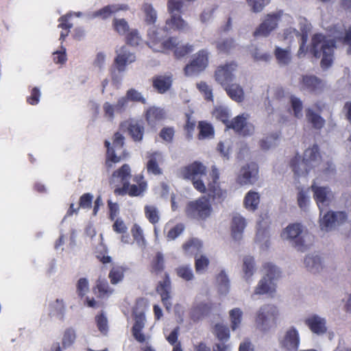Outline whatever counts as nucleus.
I'll list each match as a JSON object with an SVG mask.
<instances>
[{"label":"nucleus","mask_w":351,"mask_h":351,"mask_svg":"<svg viewBox=\"0 0 351 351\" xmlns=\"http://www.w3.org/2000/svg\"><path fill=\"white\" fill-rule=\"evenodd\" d=\"M300 46L298 51V57L303 58L309 51L315 58H322V67L328 68L333 61L334 50L336 47L335 40H343V43L348 46V53L351 54V27L346 30L342 24H337L330 27V32L328 37L317 33L312 36L311 43L306 45L308 34L311 30V25L304 19L300 21Z\"/></svg>","instance_id":"f257e3e1"},{"label":"nucleus","mask_w":351,"mask_h":351,"mask_svg":"<svg viewBox=\"0 0 351 351\" xmlns=\"http://www.w3.org/2000/svg\"><path fill=\"white\" fill-rule=\"evenodd\" d=\"M279 314L278 308L274 304H267L261 306L255 315L256 328L264 332L276 328Z\"/></svg>","instance_id":"f03ea898"},{"label":"nucleus","mask_w":351,"mask_h":351,"mask_svg":"<svg viewBox=\"0 0 351 351\" xmlns=\"http://www.w3.org/2000/svg\"><path fill=\"white\" fill-rule=\"evenodd\" d=\"M167 12L170 17L166 20L163 32L180 31L187 32L190 27L180 14L182 12L181 0H168Z\"/></svg>","instance_id":"7ed1b4c3"},{"label":"nucleus","mask_w":351,"mask_h":351,"mask_svg":"<svg viewBox=\"0 0 351 351\" xmlns=\"http://www.w3.org/2000/svg\"><path fill=\"white\" fill-rule=\"evenodd\" d=\"M283 239L293 241L298 250L304 251L312 242L313 236L300 223L289 225L282 232Z\"/></svg>","instance_id":"20e7f679"},{"label":"nucleus","mask_w":351,"mask_h":351,"mask_svg":"<svg viewBox=\"0 0 351 351\" xmlns=\"http://www.w3.org/2000/svg\"><path fill=\"white\" fill-rule=\"evenodd\" d=\"M162 29L150 27L147 31L148 45L154 51H163L165 49H173L178 46L180 41L177 37H170L163 40L165 36Z\"/></svg>","instance_id":"39448f33"},{"label":"nucleus","mask_w":351,"mask_h":351,"mask_svg":"<svg viewBox=\"0 0 351 351\" xmlns=\"http://www.w3.org/2000/svg\"><path fill=\"white\" fill-rule=\"evenodd\" d=\"M212 213V206L206 197L188 202L185 208V213L188 217L197 220H206Z\"/></svg>","instance_id":"423d86ee"},{"label":"nucleus","mask_w":351,"mask_h":351,"mask_svg":"<svg viewBox=\"0 0 351 351\" xmlns=\"http://www.w3.org/2000/svg\"><path fill=\"white\" fill-rule=\"evenodd\" d=\"M131 177V169L128 164H124L121 168L113 172L109 182L111 186L115 187L114 193L116 195L127 194Z\"/></svg>","instance_id":"0eeeda50"},{"label":"nucleus","mask_w":351,"mask_h":351,"mask_svg":"<svg viewBox=\"0 0 351 351\" xmlns=\"http://www.w3.org/2000/svg\"><path fill=\"white\" fill-rule=\"evenodd\" d=\"M182 176L184 179L191 180L194 188L199 192H206V186L200 178L206 173V167L199 162H194L185 167L182 170Z\"/></svg>","instance_id":"6e6552de"},{"label":"nucleus","mask_w":351,"mask_h":351,"mask_svg":"<svg viewBox=\"0 0 351 351\" xmlns=\"http://www.w3.org/2000/svg\"><path fill=\"white\" fill-rule=\"evenodd\" d=\"M124 136L119 132H116L113 136L112 145L108 141H105V146L107 147V158L106 165L111 167V162H119L124 156V150L123 149L124 145Z\"/></svg>","instance_id":"1a4fd4ad"},{"label":"nucleus","mask_w":351,"mask_h":351,"mask_svg":"<svg viewBox=\"0 0 351 351\" xmlns=\"http://www.w3.org/2000/svg\"><path fill=\"white\" fill-rule=\"evenodd\" d=\"M347 214L343 211H327L320 215L319 227L322 231L328 232L334 230L337 226L344 223L347 219Z\"/></svg>","instance_id":"9d476101"},{"label":"nucleus","mask_w":351,"mask_h":351,"mask_svg":"<svg viewBox=\"0 0 351 351\" xmlns=\"http://www.w3.org/2000/svg\"><path fill=\"white\" fill-rule=\"evenodd\" d=\"M278 343L282 351H298L300 343L298 330L293 326L288 327L278 339Z\"/></svg>","instance_id":"9b49d317"},{"label":"nucleus","mask_w":351,"mask_h":351,"mask_svg":"<svg viewBox=\"0 0 351 351\" xmlns=\"http://www.w3.org/2000/svg\"><path fill=\"white\" fill-rule=\"evenodd\" d=\"M311 190L313 192V197L319 209L321 215L332 202L334 194L328 186H320L315 184H312Z\"/></svg>","instance_id":"f8f14e48"},{"label":"nucleus","mask_w":351,"mask_h":351,"mask_svg":"<svg viewBox=\"0 0 351 351\" xmlns=\"http://www.w3.org/2000/svg\"><path fill=\"white\" fill-rule=\"evenodd\" d=\"M283 15V12L281 10L267 14L255 30L254 35L255 36H268L271 32L277 28L278 21Z\"/></svg>","instance_id":"ddd939ff"},{"label":"nucleus","mask_w":351,"mask_h":351,"mask_svg":"<svg viewBox=\"0 0 351 351\" xmlns=\"http://www.w3.org/2000/svg\"><path fill=\"white\" fill-rule=\"evenodd\" d=\"M248 119V114L243 113L239 114L230 121L227 125V128L233 129L236 132L242 136H251L254 134V127L247 121Z\"/></svg>","instance_id":"4468645a"},{"label":"nucleus","mask_w":351,"mask_h":351,"mask_svg":"<svg viewBox=\"0 0 351 351\" xmlns=\"http://www.w3.org/2000/svg\"><path fill=\"white\" fill-rule=\"evenodd\" d=\"M208 52L201 50L195 55L191 62L186 64L184 72L187 76H193L204 71L208 65Z\"/></svg>","instance_id":"2eb2a0df"},{"label":"nucleus","mask_w":351,"mask_h":351,"mask_svg":"<svg viewBox=\"0 0 351 351\" xmlns=\"http://www.w3.org/2000/svg\"><path fill=\"white\" fill-rule=\"evenodd\" d=\"M300 90L315 95L320 94L325 88L323 80L313 75H305L301 77L300 82Z\"/></svg>","instance_id":"dca6fc26"},{"label":"nucleus","mask_w":351,"mask_h":351,"mask_svg":"<svg viewBox=\"0 0 351 351\" xmlns=\"http://www.w3.org/2000/svg\"><path fill=\"white\" fill-rule=\"evenodd\" d=\"M258 169L256 163L251 162L244 165L240 169L237 181L241 185H250L258 180Z\"/></svg>","instance_id":"f3484780"},{"label":"nucleus","mask_w":351,"mask_h":351,"mask_svg":"<svg viewBox=\"0 0 351 351\" xmlns=\"http://www.w3.org/2000/svg\"><path fill=\"white\" fill-rule=\"evenodd\" d=\"M237 64L234 62L219 66L215 71V79L222 86H226L234 80V72Z\"/></svg>","instance_id":"a211bd4d"},{"label":"nucleus","mask_w":351,"mask_h":351,"mask_svg":"<svg viewBox=\"0 0 351 351\" xmlns=\"http://www.w3.org/2000/svg\"><path fill=\"white\" fill-rule=\"evenodd\" d=\"M304 324L313 333L317 335H323L327 332L326 319L319 315H311L305 319Z\"/></svg>","instance_id":"6ab92c4d"},{"label":"nucleus","mask_w":351,"mask_h":351,"mask_svg":"<svg viewBox=\"0 0 351 351\" xmlns=\"http://www.w3.org/2000/svg\"><path fill=\"white\" fill-rule=\"evenodd\" d=\"M156 290L160 295L162 302L166 309L169 311L171 308L172 304L170 302L171 285L169 274H165V278L163 280L159 282Z\"/></svg>","instance_id":"aec40b11"},{"label":"nucleus","mask_w":351,"mask_h":351,"mask_svg":"<svg viewBox=\"0 0 351 351\" xmlns=\"http://www.w3.org/2000/svg\"><path fill=\"white\" fill-rule=\"evenodd\" d=\"M117 56L115 58V62L117 64V69L119 71H124L125 66L134 62L136 60V56L133 52L129 51L128 47L123 46L117 51Z\"/></svg>","instance_id":"412c9836"},{"label":"nucleus","mask_w":351,"mask_h":351,"mask_svg":"<svg viewBox=\"0 0 351 351\" xmlns=\"http://www.w3.org/2000/svg\"><path fill=\"white\" fill-rule=\"evenodd\" d=\"M148 161L147 162V171L149 173L154 176L161 175L162 170L160 167V165L164 162L162 154L159 152H155L149 154L147 156Z\"/></svg>","instance_id":"4be33fe9"},{"label":"nucleus","mask_w":351,"mask_h":351,"mask_svg":"<svg viewBox=\"0 0 351 351\" xmlns=\"http://www.w3.org/2000/svg\"><path fill=\"white\" fill-rule=\"evenodd\" d=\"M128 5L126 4L108 5L101 9L93 12L91 18L101 17L102 19H106L111 15L116 14L119 11H126L128 10Z\"/></svg>","instance_id":"5701e85b"},{"label":"nucleus","mask_w":351,"mask_h":351,"mask_svg":"<svg viewBox=\"0 0 351 351\" xmlns=\"http://www.w3.org/2000/svg\"><path fill=\"white\" fill-rule=\"evenodd\" d=\"M256 271V263L253 256H245L243 258L242 272L243 278L247 283L253 281V276Z\"/></svg>","instance_id":"b1692460"},{"label":"nucleus","mask_w":351,"mask_h":351,"mask_svg":"<svg viewBox=\"0 0 351 351\" xmlns=\"http://www.w3.org/2000/svg\"><path fill=\"white\" fill-rule=\"evenodd\" d=\"M206 191L208 196L217 203L223 202L227 197V191L221 189L219 183H208Z\"/></svg>","instance_id":"393cba45"},{"label":"nucleus","mask_w":351,"mask_h":351,"mask_svg":"<svg viewBox=\"0 0 351 351\" xmlns=\"http://www.w3.org/2000/svg\"><path fill=\"white\" fill-rule=\"evenodd\" d=\"M247 222L245 219L240 214H236L232 217V234L234 239L240 240L242 237V233L245 228Z\"/></svg>","instance_id":"a878e982"},{"label":"nucleus","mask_w":351,"mask_h":351,"mask_svg":"<svg viewBox=\"0 0 351 351\" xmlns=\"http://www.w3.org/2000/svg\"><path fill=\"white\" fill-rule=\"evenodd\" d=\"M306 268L312 273H319L324 267L322 258L317 254H308L304 261Z\"/></svg>","instance_id":"bb28decb"},{"label":"nucleus","mask_w":351,"mask_h":351,"mask_svg":"<svg viewBox=\"0 0 351 351\" xmlns=\"http://www.w3.org/2000/svg\"><path fill=\"white\" fill-rule=\"evenodd\" d=\"M291 167L294 174L298 176H306L308 171L313 168L304 159H301L300 156H296L291 160Z\"/></svg>","instance_id":"cd10ccee"},{"label":"nucleus","mask_w":351,"mask_h":351,"mask_svg":"<svg viewBox=\"0 0 351 351\" xmlns=\"http://www.w3.org/2000/svg\"><path fill=\"white\" fill-rule=\"evenodd\" d=\"M211 305L209 303H199L193 306L190 311V317L194 322H197L209 314Z\"/></svg>","instance_id":"c85d7f7f"},{"label":"nucleus","mask_w":351,"mask_h":351,"mask_svg":"<svg viewBox=\"0 0 351 351\" xmlns=\"http://www.w3.org/2000/svg\"><path fill=\"white\" fill-rule=\"evenodd\" d=\"M172 84L171 76L158 75L153 79V86L159 93H165L171 87Z\"/></svg>","instance_id":"c756f323"},{"label":"nucleus","mask_w":351,"mask_h":351,"mask_svg":"<svg viewBox=\"0 0 351 351\" xmlns=\"http://www.w3.org/2000/svg\"><path fill=\"white\" fill-rule=\"evenodd\" d=\"M303 159L313 167H317L319 164L321 156L319 152V148L317 145H313L312 147L308 148L304 151Z\"/></svg>","instance_id":"7c9ffc66"},{"label":"nucleus","mask_w":351,"mask_h":351,"mask_svg":"<svg viewBox=\"0 0 351 351\" xmlns=\"http://www.w3.org/2000/svg\"><path fill=\"white\" fill-rule=\"evenodd\" d=\"M262 271L263 278L274 282L280 277L281 271L280 269L272 263H265L263 265Z\"/></svg>","instance_id":"2f4dec72"},{"label":"nucleus","mask_w":351,"mask_h":351,"mask_svg":"<svg viewBox=\"0 0 351 351\" xmlns=\"http://www.w3.org/2000/svg\"><path fill=\"white\" fill-rule=\"evenodd\" d=\"M274 291L275 283L263 277L255 287L254 293L252 295V298L254 299V295H263L273 293Z\"/></svg>","instance_id":"473e14b6"},{"label":"nucleus","mask_w":351,"mask_h":351,"mask_svg":"<svg viewBox=\"0 0 351 351\" xmlns=\"http://www.w3.org/2000/svg\"><path fill=\"white\" fill-rule=\"evenodd\" d=\"M260 203V195L258 193L250 191L245 195L243 200L244 207L249 211H255Z\"/></svg>","instance_id":"72a5a7b5"},{"label":"nucleus","mask_w":351,"mask_h":351,"mask_svg":"<svg viewBox=\"0 0 351 351\" xmlns=\"http://www.w3.org/2000/svg\"><path fill=\"white\" fill-rule=\"evenodd\" d=\"M225 90L228 96L237 102H241L244 99V91L243 88L237 84H228Z\"/></svg>","instance_id":"f704fd0d"},{"label":"nucleus","mask_w":351,"mask_h":351,"mask_svg":"<svg viewBox=\"0 0 351 351\" xmlns=\"http://www.w3.org/2000/svg\"><path fill=\"white\" fill-rule=\"evenodd\" d=\"M306 118L308 122L311 123L313 128L316 130L322 129L325 125V120L319 114L317 113L311 108L306 109Z\"/></svg>","instance_id":"c9c22d12"},{"label":"nucleus","mask_w":351,"mask_h":351,"mask_svg":"<svg viewBox=\"0 0 351 351\" xmlns=\"http://www.w3.org/2000/svg\"><path fill=\"white\" fill-rule=\"evenodd\" d=\"M128 130L130 134L135 141H140L143 139L144 127L142 122L131 121L128 124Z\"/></svg>","instance_id":"e433bc0d"},{"label":"nucleus","mask_w":351,"mask_h":351,"mask_svg":"<svg viewBox=\"0 0 351 351\" xmlns=\"http://www.w3.org/2000/svg\"><path fill=\"white\" fill-rule=\"evenodd\" d=\"M217 284L220 294L226 295L229 293L230 288V280L224 271H221L217 275Z\"/></svg>","instance_id":"4c0bfd02"},{"label":"nucleus","mask_w":351,"mask_h":351,"mask_svg":"<svg viewBox=\"0 0 351 351\" xmlns=\"http://www.w3.org/2000/svg\"><path fill=\"white\" fill-rule=\"evenodd\" d=\"M142 10L145 14V21L148 25H153L156 22L158 16L157 12L153 5L149 3H144Z\"/></svg>","instance_id":"58836bf2"},{"label":"nucleus","mask_w":351,"mask_h":351,"mask_svg":"<svg viewBox=\"0 0 351 351\" xmlns=\"http://www.w3.org/2000/svg\"><path fill=\"white\" fill-rule=\"evenodd\" d=\"M213 115L216 119L225 123L226 126L230 123L228 119L230 117V112L229 109L226 106H219L215 107Z\"/></svg>","instance_id":"ea45409f"},{"label":"nucleus","mask_w":351,"mask_h":351,"mask_svg":"<svg viewBox=\"0 0 351 351\" xmlns=\"http://www.w3.org/2000/svg\"><path fill=\"white\" fill-rule=\"evenodd\" d=\"M202 247V242L197 239H193L183 245V250L188 254H194L195 257Z\"/></svg>","instance_id":"a19ab883"},{"label":"nucleus","mask_w":351,"mask_h":351,"mask_svg":"<svg viewBox=\"0 0 351 351\" xmlns=\"http://www.w3.org/2000/svg\"><path fill=\"white\" fill-rule=\"evenodd\" d=\"M274 53L280 64L287 65L291 62V56L289 47L282 49L276 47Z\"/></svg>","instance_id":"79ce46f5"},{"label":"nucleus","mask_w":351,"mask_h":351,"mask_svg":"<svg viewBox=\"0 0 351 351\" xmlns=\"http://www.w3.org/2000/svg\"><path fill=\"white\" fill-rule=\"evenodd\" d=\"M164 117L163 110L160 108H150L147 111V120L149 125H154L157 121L161 120Z\"/></svg>","instance_id":"37998d69"},{"label":"nucleus","mask_w":351,"mask_h":351,"mask_svg":"<svg viewBox=\"0 0 351 351\" xmlns=\"http://www.w3.org/2000/svg\"><path fill=\"white\" fill-rule=\"evenodd\" d=\"M96 289H97L100 297H109L114 291V290L109 287L107 280L101 277H99L97 281Z\"/></svg>","instance_id":"c03bdc74"},{"label":"nucleus","mask_w":351,"mask_h":351,"mask_svg":"<svg viewBox=\"0 0 351 351\" xmlns=\"http://www.w3.org/2000/svg\"><path fill=\"white\" fill-rule=\"evenodd\" d=\"M278 140V135L276 133H272L260 141V147L263 150H268L272 149L277 145Z\"/></svg>","instance_id":"a18cd8bd"},{"label":"nucleus","mask_w":351,"mask_h":351,"mask_svg":"<svg viewBox=\"0 0 351 351\" xmlns=\"http://www.w3.org/2000/svg\"><path fill=\"white\" fill-rule=\"evenodd\" d=\"M229 315L231 322V328L232 330H235L241 324L243 311L239 308H234L230 311Z\"/></svg>","instance_id":"49530a36"},{"label":"nucleus","mask_w":351,"mask_h":351,"mask_svg":"<svg viewBox=\"0 0 351 351\" xmlns=\"http://www.w3.org/2000/svg\"><path fill=\"white\" fill-rule=\"evenodd\" d=\"M177 275L186 281L194 279V274L191 267L189 265H180L176 269Z\"/></svg>","instance_id":"de8ad7c7"},{"label":"nucleus","mask_w":351,"mask_h":351,"mask_svg":"<svg viewBox=\"0 0 351 351\" xmlns=\"http://www.w3.org/2000/svg\"><path fill=\"white\" fill-rule=\"evenodd\" d=\"M124 276V271L122 267L114 266L108 275L110 282L113 285L120 282Z\"/></svg>","instance_id":"09e8293b"},{"label":"nucleus","mask_w":351,"mask_h":351,"mask_svg":"<svg viewBox=\"0 0 351 351\" xmlns=\"http://www.w3.org/2000/svg\"><path fill=\"white\" fill-rule=\"evenodd\" d=\"M235 46L232 38H221L217 42V48L219 52L228 53Z\"/></svg>","instance_id":"8fccbe9b"},{"label":"nucleus","mask_w":351,"mask_h":351,"mask_svg":"<svg viewBox=\"0 0 351 351\" xmlns=\"http://www.w3.org/2000/svg\"><path fill=\"white\" fill-rule=\"evenodd\" d=\"M256 241L261 245V248L267 250L270 245L267 231L265 229H258L256 235Z\"/></svg>","instance_id":"3c124183"},{"label":"nucleus","mask_w":351,"mask_h":351,"mask_svg":"<svg viewBox=\"0 0 351 351\" xmlns=\"http://www.w3.org/2000/svg\"><path fill=\"white\" fill-rule=\"evenodd\" d=\"M132 236L138 245L141 247H145L146 241L144 239L143 230L138 224H134L131 230Z\"/></svg>","instance_id":"603ef678"},{"label":"nucleus","mask_w":351,"mask_h":351,"mask_svg":"<svg viewBox=\"0 0 351 351\" xmlns=\"http://www.w3.org/2000/svg\"><path fill=\"white\" fill-rule=\"evenodd\" d=\"M214 332L221 341H227L230 337L229 328L223 324H217L215 326Z\"/></svg>","instance_id":"864d4df0"},{"label":"nucleus","mask_w":351,"mask_h":351,"mask_svg":"<svg viewBox=\"0 0 351 351\" xmlns=\"http://www.w3.org/2000/svg\"><path fill=\"white\" fill-rule=\"evenodd\" d=\"M290 103L293 110V113L295 117L300 119L302 117V101L301 99L294 95L290 97Z\"/></svg>","instance_id":"5fc2aeb1"},{"label":"nucleus","mask_w":351,"mask_h":351,"mask_svg":"<svg viewBox=\"0 0 351 351\" xmlns=\"http://www.w3.org/2000/svg\"><path fill=\"white\" fill-rule=\"evenodd\" d=\"M146 217L149 221L153 224L159 221V213L157 208L153 205H148L145 207Z\"/></svg>","instance_id":"6e6d98bb"},{"label":"nucleus","mask_w":351,"mask_h":351,"mask_svg":"<svg viewBox=\"0 0 351 351\" xmlns=\"http://www.w3.org/2000/svg\"><path fill=\"white\" fill-rule=\"evenodd\" d=\"M295 38H297L300 44V32L298 30L293 27H289L285 29L283 33L284 40L290 44Z\"/></svg>","instance_id":"4d7b16f0"},{"label":"nucleus","mask_w":351,"mask_h":351,"mask_svg":"<svg viewBox=\"0 0 351 351\" xmlns=\"http://www.w3.org/2000/svg\"><path fill=\"white\" fill-rule=\"evenodd\" d=\"M165 268V258L162 252H157L152 261V269L154 272L160 273Z\"/></svg>","instance_id":"13d9d810"},{"label":"nucleus","mask_w":351,"mask_h":351,"mask_svg":"<svg viewBox=\"0 0 351 351\" xmlns=\"http://www.w3.org/2000/svg\"><path fill=\"white\" fill-rule=\"evenodd\" d=\"M147 189V183L141 181L138 183V186L136 184H130L127 191V194L130 196H138L141 195Z\"/></svg>","instance_id":"bf43d9fd"},{"label":"nucleus","mask_w":351,"mask_h":351,"mask_svg":"<svg viewBox=\"0 0 351 351\" xmlns=\"http://www.w3.org/2000/svg\"><path fill=\"white\" fill-rule=\"evenodd\" d=\"M134 315L135 322L132 328H135L136 330L137 328L143 329L145 324L144 312L142 310L139 311L138 308H136L134 310Z\"/></svg>","instance_id":"052dcab7"},{"label":"nucleus","mask_w":351,"mask_h":351,"mask_svg":"<svg viewBox=\"0 0 351 351\" xmlns=\"http://www.w3.org/2000/svg\"><path fill=\"white\" fill-rule=\"evenodd\" d=\"M247 5L250 7L252 12L254 13L261 12L269 3L268 0H246Z\"/></svg>","instance_id":"680f3d73"},{"label":"nucleus","mask_w":351,"mask_h":351,"mask_svg":"<svg viewBox=\"0 0 351 351\" xmlns=\"http://www.w3.org/2000/svg\"><path fill=\"white\" fill-rule=\"evenodd\" d=\"M209 264L208 258L203 255H201L199 258L195 257V270L197 273L203 274Z\"/></svg>","instance_id":"e2e57ef3"},{"label":"nucleus","mask_w":351,"mask_h":351,"mask_svg":"<svg viewBox=\"0 0 351 351\" xmlns=\"http://www.w3.org/2000/svg\"><path fill=\"white\" fill-rule=\"evenodd\" d=\"M198 128L199 129V136L202 138H209L213 136L214 131L210 124L200 121Z\"/></svg>","instance_id":"0e129e2a"},{"label":"nucleus","mask_w":351,"mask_h":351,"mask_svg":"<svg viewBox=\"0 0 351 351\" xmlns=\"http://www.w3.org/2000/svg\"><path fill=\"white\" fill-rule=\"evenodd\" d=\"M113 25L116 32L119 34H125L126 32H130L129 25L123 19H114L113 21Z\"/></svg>","instance_id":"69168bd1"},{"label":"nucleus","mask_w":351,"mask_h":351,"mask_svg":"<svg viewBox=\"0 0 351 351\" xmlns=\"http://www.w3.org/2000/svg\"><path fill=\"white\" fill-rule=\"evenodd\" d=\"M126 39L128 44L132 46H137L142 41L141 36L137 29H130Z\"/></svg>","instance_id":"338daca9"},{"label":"nucleus","mask_w":351,"mask_h":351,"mask_svg":"<svg viewBox=\"0 0 351 351\" xmlns=\"http://www.w3.org/2000/svg\"><path fill=\"white\" fill-rule=\"evenodd\" d=\"M75 331L72 329H68L64 332L63 339H62V347L66 349L70 347L75 341Z\"/></svg>","instance_id":"774afa93"}]
</instances>
